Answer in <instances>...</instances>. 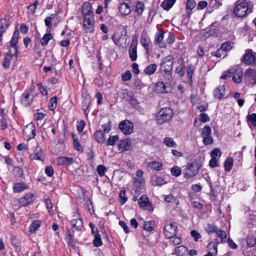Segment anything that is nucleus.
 Listing matches in <instances>:
<instances>
[{"label":"nucleus","mask_w":256,"mask_h":256,"mask_svg":"<svg viewBox=\"0 0 256 256\" xmlns=\"http://www.w3.org/2000/svg\"><path fill=\"white\" fill-rule=\"evenodd\" d=\"M256 243V237L253 234H248L246 237V244L249 247L254 246Z\"/></svg>","instance_id":"58836bf2"},{"label":"nucleus","mask_w":256,"mask_h":256,"mask_svg":"<svg viewBox=\"0 0 256 256\" xmlns=\"http://www.w3.org/2000/svg\"><path fill=\"white\" fill-rule=\"evenodd\" d=\"M185 68V66L184 64L182 63L180 66L176 68V72L179 74L180 76H182L184 75V70Z\"/></svg>","instance_id":"e2e57ef3"},{"label":"nucleus","mask_w":256,"mask_h":256,"mask_svg":"<svg viewBox=\"0 0 256 256\" xmlns=\"http://www.w3.org/2000/svg\"><path fill=\"white\" fill-rule=\"evenodd\" d=\"M148 198L146 195H142L138 200V202L142 208H146L148 204Z\"/></svg>","instance_id":"f704fd0d"},{"label":"nucleus","mask_w":256,"mask_h":256,"mask_svg":"<svg viewBox=\"0 0 256 256\" xmlns=\"http://www.w3.org/2000/svg\"><path fill=\"white\" fill-rule=\"evenodd\" d=\"M232 42H224L220 47V50L224 52H226L230 50L232 47Z\"/></svg>","instance_id":"3c124183"},{"label":"nucleus","mask_w":256,"mask_h":256,"mask_svg":"<svg viewBox=\"0 0 256 256\" xmlns=\"http://www.w3.org/2000/svg\"><path fill=\"white\" fill-rule=\"evenodd\" d=\"M251 78L254 80L253 83L252 84V86L256 84V70L251 68H248L244 72V78L249 79Z\"/></svg>","instance_id":"a211bd4d"},{"label":"nucleus","mask_w":256,"mask_h":256,"mask_svg":"<svg viewBox=\"0 0 256 256\" xmlns=\"http://www.w3.org/2000/svg\"><path fill=\"white\" fill-rule=\"evenodd\" d=\"M202 142L205 145L211 144L213 142V138L210 135L203 136Z\"/></svg>","instance_id":"bf43d9fd"},{"label":"nucleus","mask_w":256,"mask_h":256,"mask_svg":"<svg viewBox=\"0 0 256 256\" xmlns=\"http://www.w3.org/2000/svg\"><path fill=\"white\" fill-rule=\"evenodd\" d=\"M134 42H133L132 45H130L129 49V55L132 61L136 60L137 58V46H135Z\"/></svg>","instance_id":"a878e982"},{"label":"nucleus","mask_w":256,"mask_h":256,"mask_svg":"<svg viewBox=\"0 0 256 256\" xmlns=\"http://www.w3.org/2000/svg\"><path fill=\"white\" fill-rule=\"evenodd\" d=\"M196 6V3L194 0H188L186 2V10H189L187 12V14H188V16H190V11L195 7Z\"/></svg>","instance_id":"a19ab883"},{"label":"nucleus","mask_w":256,"mask_h":256,"mask_svg":"<svg viewBox=\"0 0 256 256\" xmlns=\"http://www.w3.org/2000/svg\"><path fill=\"white\" fill-rule=\"evenodd\" d=\"M90 104V100L88 98L85 97L84 99H83L82 102V110L84 111H86V110L88 108L89 105Z\"/></svg>","instance_id":"5fc2aeb1"},{"label":"nucleus","mask_w":256,"mask_h":256,"mask_svg":"<svg viewBox=\"0 0 256 256\" xmlns=\"http://www.w3.org/2000/svg\"><path fill=\"white\" fill-rule=\"evenodd\" d=\"M243 76L244 73L242 69L240 68H238L236 69L233 72L232 80L236 83H240L242 80Z\"/></svg>","instance_id":"6ab92c4d"},{"label":"nucleus","mask_w":256,"mask_h":256,"mask_svg":"<svg viewBox=\"0 0 256 256\" xmlns=\"http://www.w3.org/2000/svg\"><path fill=\"white\" fill-rule=\"evenodd\" d=\"M44 203L48 212H50V210L52 209L53 206L50 199L48 198H44Z\"/></svg>","instance_id":"69168bd1"},{"label":"nucleus","mask_w":256,"mask_h":256,"mask_svg":"<svg viewBox=\"0 0 256 256\" xmlns=\"http://www.w3.org/2000/svg\"><path fill=\"white\" fill-rule=\"evenodd\" d=\"M18 39L12 38L10 41V46L11 47V49L14 52V56L16 58V60L17 59V57L18 54Z\"/></svg>","instance_id":"393cba45"},{"label":"nucleus","mask_w":256,"mask_h":256,"mask_svg":"<svg viewBox=\"0 0 256 256\" xmlns=\"http://www.w3.org/2000/svg\"><path fill=\"white\" fill-rule=\"evenodd\" d=\"M187 248L184 246H180L176 247L175 252L178 256H184V254L188 252Z\"/></svg>","instance_id":"473e14b6"},{"label":"nucleus","mask_w":256,"mask_h":256,"mask_svg":"<svg viewBox=\"0 0 256 256\" xmlns=\"http://www.w3.org/2000/svg\"><path fill=\"white\" fill-rule=\"evenodd\" d=\"M200 166L201 164L198 160H190L184 170V176L192 178L195 176L198 172Z\"/></svg>","instance_id":"f03ea898"},{"label":"nucleus","mask_w":256,"mask_h":256,"mask_svg":"<svg viewBox=\"0 0 256 256\" xmlns=\"http://www.w3.org/2000/svg\"><path fill=\"white\" fill-rule=\"evenodd\" d=\"M132 78V74L130 71L126 70V72L122 74V80L123 81L129 80Z\"/></svg>","instance_id":"338daca9"},{"label":"nucleus","mask_w":256,"mask_h":256,"mask_svg":"<svg viewBox=\"0 0 256 256\" xmlns=\"http://www.w3.org/2000/svg\"><path fill=\"white\" fill-rule=\"evenodd\" d=\"M53 38L52 34L50 33L46 34L40 40V42L43 46L48 44V42Z\"/></svg>","instance_id":"e433bc0d"},{"label":"nucleus","mask_w":256,"mask_h":256,"mask_svg":"<svg viewBox=\"0 0 256 256\" xmlns=\"http://www.w3.org/2000/svg\"><path fill=\"white\" fill-rule=\"evenodd\" d=\"M146 165L148 168L156 171L160 170L162 168V164L156 161L148 162Z\"/></svg>","instance_id":"bb28decb"},{"label":"nucleus","mask_w":256,"mask_h":256,"mask_svg":"<svg viewBox=\"0 0 256 256\" xmlns=\"http://www.w3.org/2000/svg\"><path fill=\"white\" fill-rule=\"evenodd\" d=\"M119 128L124 134L128 135L132 132L134 126L129 120H125L120 124Z\"/></svg>","instance_id":"1a4fd4ad"},{"label":"nucleus","mask_w":256,"mask_h":256,"mask_svg":"<svg viewBox=\"0 0 256 256\" xmlns=\"http://www.w3.org/2000/svg\"><path fill=\"white\" fill-rule=\"evenodd\" d=\"M132 142L129 140H120L118 143V148L121 152L129 150L131 148Z\"/></svg>","instance_id":"dca6fc26"},{"label":"nucleus","mask_w":256,"mask_h":256,"mask_svg":"<svg viewBox=\"0 0 256 256\" xmlns=\"http://www.w3.org/2000/svg\"><path fill=\"white\" fill-rule=\"evenodd\" d=\"M106 171L107 168L104 165L100 164L97 166V172L101 176H104Z\"/></svg>","instance_id":"603ef678"},{"label":"nucleus","mask_w":256,"mask_h":256,"mask_svg":"<svg viewBox=\"0 0 256 256\" xmlns=\"http://www.w3.org/2000/svg\"><path fill=\"white\" fill-rule=\"evenodd\" d=\"M144 8V4L142 3L138 2L136 6L135 12H137L138 14H141L143 12Z\"/></svg>","instance_id":"680f3d73"},{"label":"nucleus","mask_w":256,"mask_h":256,"mask_svg":"<svg viewBox=\"0 0 256 256\" xmlns=\"http://www.w3.org/2000/svg\"><path fill=\"white\" fill-rule=\"evenodd\" d=\"M58 102L56 96L52 98L50 100L48 108L50 110H54L56 108Z\"/></svg>","instance_id":"a18cd8bd"},{"label":"nucleus","mask_w":256,"mask_h":256,"mask_svg":"<svg viewBox=\"0 0 256 256\" xmlns=\"http://www.w3.org/2000/svg\"><path fill=\"white\" fill-rule=\"evenodd\" d=\"M110 122L108 120L106 123L102 124V130H97V142L103 143L105 141V134L104 132H108L110 130V126L109 124Z\"/></svg>","instance_id":"6e6552de"},{"label":"nucleus","mask_w":256,"mask_h":256,"mask_svg":"<svg viewBox=\"0 0 256 256\" xmlns=\"http://www.w3.org/2000/svg\"><path fill=\"white\" fill-rule=\"evenodd\" d=\"M72 158L60 156L58 158V162L60 165L69 166L73 162Z\"/></svg>","instance_id":"cd10ccee"},{"label":"nucleus","mask_w":256,"mask_h":256,"mask_svg":"<svg viewBox=\"0 0 256 256\" xmlns=\"http://www.w3.org/2000/svg\"><path fill=\"white\" fill-rule=\"evenodd\" d=\"M154 222L152 221L144 222L143 228L144 230L151 232L154 230Z\"/></svg>","instance_id":"49530a36"},{"label":"nucleus","mask_w":256,"mask_h":256,"mask_svg":"<svg viewBox=\"0 0 256 256\" xmlns=\"http://www.w3.org/2000/svg\"><path fill=\"white\" fill-rule=\"evenodd\" d=\"M119 138V136L118 135H115L114 136H110L107 141L106 145L107 146H114L116 142L118 140Z\"/></svg>","instance_id":"de8ad7c7"},{"label":"nucleus","mask_w":256,"mask_h":256,"mask_svg":"<svg viewBox=\"0 0 256 256\" xmlns=\"http://www.w3.org/2000/svg\"><path fill=\"white\" fill-rule=\"evenodd\" d=\"M56 16V14H50L49 16L46 17L44 19V23L46 26L48 28H50L52 26V20H53Z\"/></svg>","instance_id":"c03bdc74"},{"label":"nucleus","mask_w":256,"mask_h":256,"mask_svg":"<svg viewBox=\"0 0 256 256\" xmlns=\"http://www.w3.org/2000/svg\"><path fill=\"white\" fill-rule=\"evenodd\" d=\"M28 188V186L24 182H16L14 184L13 190L14 192L18 193Z\"/></svg>","instance_id":"5701e85b"},{"label":"nucleus","mask_w":256,"mask_h":256,"mask_svg":"<svg viewBox=\"0 0 256 256\" xmlns=\"http://www.w3.org/2000/svg\"><path fill=\"white\" fill-rule=\"evenodd\" d=\"M218 228L216 226H215L214 224H208L206 228V230L207 232L210 234H212L214 232H216Z\"/></svg>","instance_id":"864d4df0"},{"label":"nucleus","mask_w":256,"mask_h":256,"mask_svg":"<svg viewBox=\"0 0 256 256\" xmlns=\"http://www.w3.org/2000/svg\"><path fill=\"white\" fill-rule=\"evenodd\" d=\"M150 182L154 186H162L166 184V181L161 176L155 175L151 176Z\"/></svg>","instance_id":"aec40b11"},{"label":"nucleus","mask_w":256,"mask_h":256,"mask_svg":"<svg viewBox=\"0 0 256 256\" xmlns=\"http://www.w3.org/2000/svg\"><path fill=\"white\" fill-rule=\"evenodd\" d=\"M42 224V222L40 220H34L30 224L29 226V232L30 234L36 232L40 228Z\"/></svg>","instance_id":"b1692460"},{"label":"nucleus","mask_w":256,"mask_h":256,"mask_svg":"<svg viewBox=\"0 0 256 256\" xmlns=\"http://www.w3.org/2000/svg\"><path fill=\"white\" fill-rule=\"evenodd\" d=\"M221 156V152L220 148H216L211 152L210 156L212 158L217 159Z\"/></svg>","instance_id":"6e6d98bb"},{"label":"nucleus","mask_w":256,"mask_h":256,"mask_svg":"<svg viewBox=\"0 0 256 256\" xmlns=\"http://www.w3.org/2000/svg\"><path fill=\"white\" fill-rule=\"evenodd\" d=\"M212 132L211 128L208 126H206L204 127L202 130V136H208Z\"/></svg>","instance_id":"13d9d810"},{"label":"nucleus","mask_w":256,"mask_h":256,"mask_svg":"<svg viewBox=\"0 0 256 256\" xmlns=\"http://www.w3.org/2000/svg\"><path fill=\"white\" fill-rule=\"evenodd\" d=\"M38 88L40 92L43 96H47L48 95V90L46 87L43 85L42 83H39L37 84Z\"/></svg>","instance_id":"4d7b16f0"},{"label":"nucleus","mask_w":256,"mask_h":256,"mask_svg":"<svg viewBox=\"0 0 256 256\" xmlns=\"http://www.w3.org/2000/svg\"><path fill=\"white\" fill-rule=\"evenodd\" d=\"M174 114L172 109L170 107L162 108L156 116V120L160 124L170 121Z\"/></svg>","instance_id":"7ed1b4c3"},{"label":"nucleus","mask_w":256,"mask_h":256,"mask_svg":"<svg viewBox=\"0 0 256 256\" xmlns=\"http://www.w3.org/2000/svg\"><path fill=\"white\" fill-rule=\"evenodd\" d=\"M176 1V0H166L162 2L160 6L168 11L173 6Z\"/></svg>","instance_id":"c756f323"},{"label":"nucleus","mask_w":256,"mask_h":256,"mask_svg":"<svg viewBox=\"0 0 256 256\" xmlns=\"http://www.w3.org/2000/svg\"><path fill=\"white\" fill-rule=\"evenodd\" d=\"M216 234L218 235V237H219L220 238V242H222L226 238V234L225 232L221 230H218L216 231Z\"/></svg>","instance_id":"774afa93"},{"label":"nucleus","mask_w":256,"mask_h":256,"mask_svg":"<svg viewBox=\"0 0 256 256\" xmlns=\"http://www.w3.org/2000/svg\"><path fill=\"white\" fill-rule=\"evenodd\" d=\"M163 142L168 147H176V144L171 138L166 137L164 139Z\"/></svg>","instance_id":"79ce46f5"},{"label":"nucleus","mask_w":256,"mask_h":256,"mask_svg":"<svg viewBox=\"0 0 256 256\" xmlns=\"http://www.w3.org/2000/svg\"><path fill=\"white\" fill-rule=\"evenodd\" d=\"M150 40L146 34H142L141 35L140 42L144 48L148 51L150 46Z\"/></svg>","instance_id":"c85d7f7f"},{"label":"nucleus","mask_w":256,"mask_h":256,"mask_svg":"<svg viewBox=\"0 0 256 256\" xmlns=\"http://www.w3.org/2000/svg\"><path fill=\"white\" fill-rule=\"evenodd\" d=\"M30 160H39L44 161V155L42 148L37 146L34 150V152L30 155Z\"/></svg>","instance_id":"ddd939ff"},{"label":"nucleus","mask_w":256,"mask_h":256,"mask_svg":"<svg viewBox=\"0 0 256 256\" xmlns=\"http://www.w3.org/2000/svg\"><path fill=\"white\" fill-rule=\"evenodd\" d=\"M66 242L70 246L74 248L76 246V242L74 240L73 236L70 232L68 230L67 232Z\"/></svg>","instance_id":"c9c22d12"},{"label":"nucleus","mask_w":256,"mask_h":256,"mask_svg":"<svg viewBox=\"0 0 256 256\" xmlns=\"http://www.w3.org/2000/svg\"><path fill=\"white\" fill-rule=\"evenodd\" d=\"M120 203L122 204H124L126 202L128 198L124 190H122L120 191Z\"/></svg>","instance_id":"052dcab7"},{"label":"nucleus","mask_w":256,"mask_h":256,"mask_svg":"<svg viewBox=\"0 0 256 256\" xmlns=\"http://www.w3.org/2000/svg\"><path fill=\"white\" fill-rule=\"evenodd\" d=\"M33 200L34 195L32 194L28 193L26 194L24 197L20 198L18 202L20 206H24L32 203Z\"/></svg>","instance_id":"2eb2a0df"},{"label":"nucleus","mask_w":256,"mask_h":256,"mask_svg":"<svg viewBox=\"0 0 256 256\" xmlns=\"http://www.w3.org/2000/svg\"><path fill=\"white\" fill-rule=\"evenodd\" d=\"M158 89L161 93H167L170 90V84L168 82L164 83L160 82L156 83Z\"/></svg>","instance_id":"4be33fe9"},{"label":"nucleus","mask_w":256,"mask_h":256,"mask_svg":"<svg viewBox=\"0 0 256 256\" xmlns=\"http://www.w3.org/2000/svg\"><path fill=\"white\" fill-rule=\"evenodd\" d=\"M118 9L121 14L126 16L130 13L132 6L127 3L123 2L120 4V6L118 7Z\"/></svg>","instance_id":"412c9836"},{"label":"nucleus","mask_w":256,"mask_h":256,"mask_svg":"<svg viewBox=\"0 0 256 256\" xmlns=\"http://www.w3.org/2000/svg\"><path fill=\"white\" fill-rule=\"evenodd\" d=\"M72 138L74 149L78 151L82 150V148L78 142V138L74 134H72Z\"/></svg>","instance_id":"ea45409f"},{"label":"nucleus","mask_w":256,"mask_h":256,"mask_svg":"<svg viewBox=\"0 0 256 256\" xmlns=\"http://www.w3.org/2000/svg\"><path fill=\"white\" fill-rule=\"evenodd\" d=\"M252 8V4L250 1H242L240 2H237L234 10V12L236 16L242 18L246 14L250 13Z\"/></svg>","instance_id":"f257e3e1"},{"label":"nucleus","mask_w":256,"mask_h":256,"mask_svg":"<svg viewBox=\"0 0 256 256\" xmlns=\"http://www.w3.org/2000/svg\"><path fill=\"white\" fill-rule=\"evenodd\" d=\"M157 68V66L155 64H150L149 66H146L144 70V72L148 75H151L154 73Z\"/></svg>","instance_id":"2f4dec72"},{"label":"nucleus","mask_w":256,"mask_h":256,"mask_svg":"<svg viewBox=\"0 0 256 256\" xmlns=\"http://www.w3.org/2000/svg\"><path fill=\"white\" fill-rule=\"evenodd\" d=\"M164 38V32L161 30L156 34L154 42L156 44H160Z\"/></svg>","instance_id":"09e8293b"},{"label":"nucleus","mask_w":256,"mask_h":256,"mask_svg":"<svg viewBox=\"0 0 256 256\" xmlns=\"http://www.w3.org/2000/svg\"><path fill=\"white\" fill-rule=\"evenodd\" d=\"M246 118L248 124H250L254 126H256V114H249L247 116Z\"/></svg>","instance_id":"37998d69"},{"label":"nucleus","mask_w":256,"mask_h":256,"mask_svg":"<svg viewBox=\"0 0 256 256\" xmlns=\"http://www.w3.org/2000/svg\"><path fill=\"white\" fill-rule=\"evenodd\" d=\"M178 224L174 221H168L164 228V233L167 238H170L177 234Z\"/></svg>","instance_id":"20e7f679"},{"label":"nucleus","mask_w":256,"mask_h":256,"mask_svg":"<svg viewBox=\"0 0 256 256\" xmlns=\"http://www.w3.org/2000/svg\"><path fill=\"white\" fill-rule=\"evenodd\" d=\"M23 136L24 139L30 140L36 136V126L33 122L26 126L23 129Z\"/></svg>","instance_id":"39448f33"},{"label":"nucleus","mask_w":256,"mask_h":256,"mask_svg":"<svg viewBox=\"0 0 256 256\" xmlns=\"http://www.w3.org/2000/svg\"><path fill=\"white\" fill-rule=\"evenodd\" d=\"M72 230L73 232L80 231L83 227V220L78 216H75L70 221Z\"/></svg>","instance_id":"f8f14e48"},{"label":"nucleus","mask_w":256,"mask_h":256,"mask_svg":"<svg viewBox=\"0 0 256 256\" xmlns=\"http://www.w3.org/2000/svg\"><path fill=\"white\" fill-rule=\"evenodd\" d=\"M34 96L31 94L29 90H25L22 94L21 103L24 106H28L33 101Z\"/></svg>","instance_id":"9d476101"},{"label":"nucleus","mask_w":256,"mask_h":256,"mask_svg":"<svg viewBox=\"0 0 256 256\" xmlns=\"http://www.w3.org/2000/svg\"><path fill=\"white\" fill-rule=\"evenodd\" d=\"M13 172L16 176H21L24 173L23 170L18 166L14 167Z\"/></svg>","instance_id":"0e129e2a"},{"label":"nucleus","mask_w":256,"mask_h":256,"mask_svg":"<svg viewBox=\"0 0 256 256\" xmlns=\"http://www.w3.org/2000/svg\"><path fill=\"white\" fill-rule=\"evenodd\" d=\"M225 90V88L224 86H220L218 87L214 90V96L216 98H220L223 96H224V92Z\"/></svg>","instance_id":"7c9ffc66"},{"label":"nucleus","mask_w":256,"mask_h":256,"mask_svg":"<svg viewBox=\"0 0 256 256\" xmlns=\"http://www.w3.org/2000/svg\"><path fill=\"white\" fill-rule=\"evenodd\" d=\"M0 33L4 34L10 26L6 18H2L0 22Z\"/></svg>","instance_id":"72a5a7b5"},{"label":"nucleus","mask_w":256,"mask_h":256,"mask_svg":"<svg viewBox=\"0 0 256 256\" xmlns=\"http://www.w3.org/2000/svg\"><path fill=\"white\" fill-rule=\"evenodd\" d=\"M170 172L172 176L177 177L180 175L182 170L178 166H174L171 168Z\"/></svg>","instance_id":"8fccbe9b"},{"label":"nucleus","mask_w":256,"mask_h":256,"mask_svg":"<svg viewBox=\"0 0 256 256\" xmlns=\"http://www.w3.org/2000/svg\"><path fill=\"white\" fill-rule=\"evenodd\" d=\"M233 158L230 157H228L225 161L224 163V169L226 171H230L233 166Z\"/></svg>","instance_id":"4c0bfd02"},{"label":"nucleus","mask_w":256,"mask_h":256,"mask_svg":"<svg viewBox=\"0 0 256 256\" xmlns=\"http://www.w3.org/2000/svg\"><path fill=\"white\" fill-rule=\"evenodd\" d=\"M94 16L84 18L83 25L86 32H93L94 30Z\"/></svg>","instance_id":"9b49d317"},{"label":"nucleus","mask_w":256,"mask_h":256,"mask_svg":"<svg viewBox=\"0 0 256 256\" xmlns=\"http://www.w3.org/2000/svg\"><path fill=\"white\" fill-rule=\"evenodd\" d=\"M173 58L172 56H168L162 60L160 66V70L164 73L171 72L172 69Z\"/></svg>","instance_id":"423d86ee"},{"label":"nucleus","mask_w":256,"mask_h":256,"mask_svg":"<svg viewBox=\"0 0 256 256\" xmlns=\"http://www.w3.org/2000/svg\"><path fill=\"white\" fill-rule=\"evenodd\" d=\"M242 62L248 66H254L256 64V54L253 52L252 50L248 49L241 60Z\"/></svg>","instance_id":"0eeeda50"},{"label":"nucleus","mask_w":256,"mask_h":256,"mask_svg":"<svg viewBox=\"0 0 256 256\" xmlns=\"http://www.w3.org/2000/svg\"><path fill=\"white\" fill-rule=\"evenodd\" d=\"M82 12L84 18L86 16L90 17V16H94L90 3L86 2L83 4L82 7Z\"/></svg>","instance_id":"f3484780"},{"label":"nucleus","mask_w":256,"mask_h":256,"mask_svg":"<svg viewBox=\"0 0 256 256\" xmlns=\"http://www.w3.org/2000/svg\"><path fill=\"white\" fill-rule=\"evenodd\" d=\"M13 54L14 52L12 50H10L8 52L6 53L2 62V66L4 68H9L10 67V61L13 59L14 58H16ZM15 60H16V59H15Z\"/></svg>","instance_id":"4468645a"}]
</instances>
